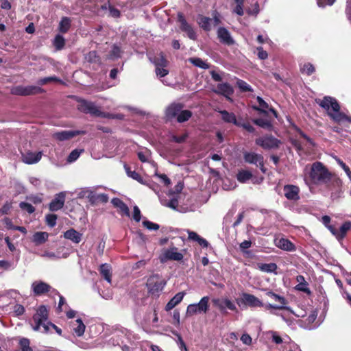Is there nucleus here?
<instances>
[{
	"mask_svg": "<svg viewBox=\"0 0 351 351\" xmlns=\"http://www.w3.org/2000/svg\"><path fill=\"white\" fill-rule=\"evenodd\" d=\"M212 91L218 95H222L227 98H230L234 93V90L228 83L218 84L215 88H213Z\"/></svg>",
	"mask_w": 351,
	"mask_h": 351,
	"instance_id": "obj_14",
	"label": "nucleus"
},
{
	"mask_svg": "<svg viewBox=\"0 0 351 351\" xmlns=\"http://www.w3.org/2000/svg\"><path fill=\"white\" fill-rule=\"evenodd\" d=\"M19 207L24 210H26L28 213L32 214L35 211L34 207L27 202H22L19 204Z\"/></svg>",
	"mask_w": 351,
	"mask_h": 351,
	"instance_id": "obj_55",
	"label": "nucleus"
},
{
	"mask_svg": "<svg viewBox=\"0 0 351 351\" xmlns=\"http://www.w3.org/2000/svg\"><path fill=\"white\" fill-rule=\"evenodd\" d=\"M48 237L49 234L46 232H36L33 234L32 241L38 246L45 243Z\"/></svg>",
	"mask_w": 351,
	"mask_h": 351,
	"instance_id": "obj_24",
	"label": "nucleus"
},
{
	"mask_svg": "<svg viewBox=\"0 0 351 351\" xmlns=\"http://www.w3.org/2000/svg\"><path fill=\"white\" fill-rule=\"evenodd\" d=\"M85 59L88 62H97L99 60V58L95 51H91L88 53L85 56Z\"/></svg>",
	"mask_w": 351,
	"mask_h": 351,
	"instance_id": "obj_47",
	"label": "nucleus"
},
{
	"mask_svg": "<svg viewBox=\"0 0 351 351\" xmlns=\"http://www.w3.org/2000/svg\"><path fill=\"white\" fill-rule=\"evenodd\" d=\"M284 195L289 200L297 201L300 199V189L292 184H287L283 187Z\"/></svg>",
	"mask_w": 351,
	"mask_h": 351,
	"instance_id": "obj_12",
	"label": "nucleus"
},
{
	"mask_svg": "<svg viewBox=\"0 0 351 351\" xmlns=\"http://www.w3.org/2000/svg\"><path fill=\"white\" fill-rule=\"evenodd\" d=\"M256 143L265 149H271L278 148L280 141L273 136H267L257 138Z\"/></svg>",
	"mask_w": 351,
	"mask_h": 351,
	"instance_id": "obj_8",
	"label": "nucleus"
},
{
	"mask_svg": "<svg viewBox=\"0 0 351 351\" xmlns=\"http://www.w3.org/2000/svg\"><path fill=\"white\" fill-rule=\"evenodd\" d=\"M111 267L107 263L102 264L100 266L99 271L101 276L107 280L109 283L111 282Z\"/></svg>",
	"mask_w": 351,
	"mask_h": 351,
	"instance_id": "obj_30",
	"label": "nucleus"
},
{
	"mask_svg": "<svg viewBox=\"0 0 351 351\" xmlns=\"http://www.w3.org/2000/svg\"><path fill=\"white\" fill-rule=\"evenodd\" d=\"M111 203L112 205L119 208L121 212H122L124 215L129 217L130 216V210L128 206L119 198L114 197L112 199Z\"/></svg>",
	"mask_w": 351,
	"mask_h": 351,
	"instance_id": "obj_27",
	"label": "nucleus"
},
{
	"mask_svg": "<svg viewBox=\"0 0 351 351\" xmlns=\"http://www.w3.org/2000/svg\"><path fill=\"white\" fill-rule=\"evenodd\" d=\"M351 229V222L346 221L342 224V226L339 228V241L342 240L345 236L346 235L348 231Z\"/></svg>",
	"mask_w": 351,
	"mask_h": 351,
	"instance_id": "obj_37",
	"label": "nucleus"
},
{
	"mask_svg": "<svg viewBox=\"0 0 351 351\" xmlns=\"http://www.w3.org/2000/svg\"><path fill=\"white\" fill-rule=\"evenodd\" d=\"M242 297L243 302L251 307H262L264 306L263 303L254 295L243 293Z\"/></svg>",
	"mask_w": 351,
	"mask_h": 351,
	"instance_id": "obj_17",
	"label": "nucleus"
},
{
	"mask_svg": "<svg viewBox=\"0 0 351 351\" xmlns=\"http://www.w3.org/2000/svg\"><path fill=\"white\" fill-rule=\"evenodd\" d=\"M210 298L203 297L198 303L191 304L187 306L186 315L191 317L196 314L206 313L209 309Z\"/></svg>",
	"mask_w": 351,
	"mask_h": 351,
	"instance_id": "obj_4",
	"label": "nucleus"
},
{
	"mask_svg": "<svg viewBox=\"0 0 351 351\" xmlns=\"http://www.w3.org/2000/svg\"><path fill=\"white\" fill-rule=\"evenodd\" d=\"M178 21L180 23V29L182 31L184 32L189 29L191 26L186 22L184 15L182 13L179 12L178 14Z\"/></svg>",
	"mask_w": 351,
	"mask_h": 351,
	"instance_id": "obj_43",
	"label": "nucleus"
},
{
	"mask_svg": "<svg viewBox=\"0 0 351 351\" xmlns=\"http://www.w3.org/2000/svg\"><path fill=\"white\" fill-rule=\"evenodd\" d=\"M310 178L314 184H326L331 179V173L321 162H316L312 165Z\"/></svg>",
	"mask_w": 351,
	"mask_h": 351,
	"instance_id": "obj_3",
	"label": "nucleus"
},
{
	"mask_svg": "<svg viewBox=\"0 0 351 351\" xmlns=\"http://www.w3.org/2000/svg\"><path fill=\"white\" fill-rule=\"evenodd\" d=\"M276 246L287 252H293L296 250L295 245L289 239L285 238L279 239L276 243Z\"/></svg>",
	"mask_w": 351,
	"mask_h": 351,
	"instance_id": "obj_23",
	"label": "nucleus"
},
{
	"mask_svg": "<svg viewBox=\"0 0 351 351\" xmlns=\"http://www.w3.org/2000/svg\"><path fill=\"white\" fill-rule=\"evenodd\" d=\"M173 334L177 337L178 339H177V344L179 347V348L180 349L181 351H187V348H186V346L185 344V343L184 342L181 335L178 332H173Z\"/></svg>",
	"mask_w": 351,
	"mask_h": 351,
	"instance_id": "obj_49",
	"label": "nucleus"
},
{
	"mask_svg": "<svg viewBox=\"0 0 351 351\" xmlns=\"http://www.w3.org/2000/svg\"><path fill=\"white\" fill-rule=\"evenodd\" d=\"M21 351H32L29 346V340L27 338H22L19 341Z\"/></svg>",
	"mask_w": 351,
	"mask_h": 351,
	"instance_id": "obj_51",
	"label": "nucleus"
},
{
	"mask_svg": "<svg viewBox=\"0 0 351 351\" xmlns=\"http://www.w3.org/2000/svg\"><path fill=\"white\" fill-rule=\"evenodd\" d=\"M315 69L313 65L311 63H304L300 64V71L303 74L311 75L315 72Z\"/></svg>",
	"mask_w": 351,
	"mask_h": 351,
	"instance_id": "obj_38",
	"label": "nucleus"
},
{
	"mask_svg": "<svg viewBox=\"0 0 351 351\" xmlns=\"http://www.w3.org/2000/svg\"><path fill=\"white\" fill-rule=\"evenodd\" d=\"M71 27V20L68 17L62 18L60 23L58 29L62 33H66L69 31Z\"/></svg>",
	"mask_w": 351,
	"mask_h": 351,
	"instance_id": "obj_34",
	"label": "nucleus"
},
{
	"mask_svg": "<svg viewBox=\"0 0 351 351\" xmlns=\"http://www.w3.org/2000/svg\"><path fill=\"white\" fill-rule=\"evenodd\" d=\"M257 101L258 102L259 104V106H260V108L259 107H254V108L258 111H260V112H264L265 113V109H267L269 108V106L267 104V103H266L261 97L258 96L257 98Z\"/></svg>",
	"mask_w": 351,
	"mask_h": 351,
	"instance_id": "obj_48",
	"label": "nucleus"
},
{
	"mask_svg": "<svg viewBox=\"0 0 351 351\" xmlns=\"http://www.w3.org/2000/svg\"><path fill=\"white\" fill-rule=\"evenodd\" d=\"M164 256L168 260L181 261L183 258L182 254L178 252L176 247H172L166 250Z\"/></svg>",
	"mask_w": 351,
	"mask_h": 351,
	"instance_id": "obj_25",
	"label": "nucleus"
},
{
	"mask_svg": "<svg viewBox=\"0 0 351 351\" xmlns=\"http://www.w3.org/2000/svg\"><path fill=\"white\" fill-rule=\"evenodd\" d=\"M57 215L54 214H49L46 215V221L49 226L53 228L56 224Z\"/></svg>",
	"mask_w": 351,
	"mask_h": 351,
	"instance_id": "obj_54",
	"label": "nucleus"
},
{
	"mask_svg": "<svg viewBox=\"0 0 351 351\" xmlns=\"http://www.w3.org/2000/svg\"><path fill=\"white\" fill-rule=\"evenodd\" d=\"M308 285L307 282L300 283L295 286V289L302 291V292L306 293L309 295L311 293V291L309 289V288L308 287Z\"/></svg>",
	"mask_w": 351,
	"mask_h": 351,
	"instance_id": "obj_58",
	"label": "nucleus"
},
{
	"mask_svg": "<svg viewBox=\"0 0 351 351\" xmlns=\"http://www.w3.org/2000/svg\"><path fill=\"white\" fill-rule=\"evenodd\" d=\"M338 164L342 167V169L345 171L346 173L351 180V171L350 168L340 159H337Z\"/></svg>",
	"mask_w": 351,
	"mask_h": 351,
	"instance_id": "obj_63",
	"label": "nucleus"
},
{
	"mask_svg": "<svg viewBox=\"0 0 351 351\" xmlns=\"http://www.w3.org/2000/svg\"><path fill=\"white\" fill-rule=\"evenodd\" d=\"M109 197L106 193L96 194L94 191H92L91 195L89 197L88 202L90 204L95 205L98 202L107 203L108 202Z\"/></svg>",
	"mask_w": 351,
	"mask_h": 351,
	"instance_id": "obj_20",
	"label": "nucleus"
},
{
	"mask_svg": "<svg viewBox=\"0 0 351 351\" xmlns=\"http://www.w3.org/2000/svg\"><path fill=\"white\" fill-rule=\"evenodd\" d=\"M252 177V174L250 171L246 170H242L239 171L237 178V180L242 183L247 182L250 180Z\"/></svg>",
	"mask_w": 351,
	"mask_h": 351,
	"instance_id": "obj_36",
	"label": "nucleus"
},
{
	"mask_svg": "<svg viewBox=\"0 0 351 351\" xmlns=\"http://www.w3.org/2000/svg\"><path fill=\"white\" fill-rule=\"evenodd\" d=\"M330 184H328V189L332 191H335L336 193H339L341 191V188L342 185L341 180L337 177H332L331 176V179L329 180Z\"/></svg>",
	"mask_w": 351,
	"mask_h": 351,
	"instance_id": "obj_29",
	"label": "nucleus"
},
{
	"mask_svg": "<svg viewBox=\"0 0 351 351\" xmlns=\"http://www.w3.org/2000/svg\"><path fill=\"white\" fill-rule=\"evenodd\" d=\"M266 294L269 297L273 298L275 301L278 302L280 303L279 305L271 304H265V307L266 309L269 310V309L274 308V309L280 310V309H286V308H287L286 307V304H287V301L286 300V299L284 297L280 296V295H279L278 294H276L275 293H274L272 291H267L266 293Z\"/></svg>",
	"mask_w": 351,
	"mask_h": 351,
	"instance_id": "obj_10",
	"label": "nucleus"
},
{
	"mask_svg": "<svg viewBox=\"0 0 351 351\" xmlns=\"http://www.w3.org/2000/svg\"><path fill=\"white\" fill-rule=\"evenodd\" d=\"M237 85L242 92H252L253 89L252 87L245 81L242 80H237Z\"/></svg>",
	"mask_w": 351,
	"mask_h": 351,
	"instance_id": "obj_44",
	"label": "nucleus"
},
{
	"mask_svg": "<svg viewBox=\"0 0 351 351\" xmlns=\"http://www.w3.org/2000/svg\"><path fill=\"white\" fill-rule=\"evenodd\" d=\"M75 322L77 326L73 328V330L77 337H81L84 333L86 326L80 318L77 319Z\"/></svg>",
	"mask_w": 351,
	"mask_h": 351,
	"instance_id": "obj_40",
	"label": "nucleus"
},
{
	"mask_svg": "<svg viewBox=\"0 0 351 351\" xmlns=\"http://www.w3.org/2000/svg\"><path fill=\"white\" fill-rule=\"evenodd\" d=\"M31 287L36 295L46 293L49 292L51 288L49 285L43 281H34Z\"/></svg>",
	"mask_w": 351,
	"mask_h": 351,
	"instance_id": "obj_15",
	"label": "nucleus"
},
{
	"mask_svg": "<svg viewBox=\"0 0 351 351\" xmlns=\"http://www.w3.org/2000/svg\"><path fill=\"white\" fill-rule=\"evenodd\" d=\"M91 2H93L95 4L96 7L100 8L104 10H106L108 9V5L110 2L109 0H90Z\"/></svg>",
	"mask_w": 351,
	"mask_h": 351,
	"instance_id": "obj_52",
	"label": "nucleus"
},
{
	"mask_svg": "<svg viewBox=\"0 0 351 351\" xmlns=\"http://www.w3.org/2000/svg\"><path fill=\"white\" fill-rule=\"evenodd\" d=\"M81 152L82 151L79 152L77 149L73 150L68 156V161L72 162L76 160L79 158Z\"/></svg>",
	"mask_w": 351,
	"mask_h": 351,
	"instance_id": "obj_60",
	"label": "nucleus"
},
{
	"mask_svg": "<svg viewBox=\"0 0 351 351\" xmlns=\"http://www.w3.org/2000/svg\"><path fill=\"white\" fill-rule=\"evenodd\" d=\"M254 123L259 127L265 129H270L271 128L270 121L267 119H257L254 121Z\"/></svg>",
	"mask_w": 351,
	"mask_h": 351,
	"instance_id": "obj_45",
	"label": "nucleus"
},
{
	"mask_svg": "<svg viewBox=\"0 0 351 351\" xmlns=\"http://www.w3.org/2000/svg\"><path fill=\"white\" fill-rule=\"evenodd\" d=\"M192 116V112L190 110H182V109L180 110L178 117L177 121L179 123L184 122L187 120H189Z\"/></svg>",
	"mask_w": 351,
	"mask_h": 351,
	"instance_id": "obj_41",
	"label": "nucleus"
},
{
	"mask_svg": "<svg viewBox=\"0 0 351 351\" xmlns=\"http://www.w3.org/2000/svg\"><path fill=\"white\" fill-rule=\"evenodd\" d=\"M64 237L71 240L75 243H79L82 241V234L78 232L73 228H71L64 232Z\"/></svg>",
	"mask_w": 351,
	"mask_h": 351,
	"instance_id": "obj_22",
	"label": "nucleus"
},
{
	"mask_svg": "<svg viewBox=\"0 0 351 351\" xmlns=\"http://www.w3.org/2000/svg\"><path fill=\"white\" fill-rule=\"evenodd\" d=\"M138 159L142 162H148L149 158L150 156V153L149 150H145V152H139L137 154Z\"/></svg>",
	"mask_w": 351,
	"mask_h": 351,
	"instance_id": "obj_56",
	"label": "nucleus"
},
{
	"mask_svg": "<svg viewBox=\"0 0 351 351\" xmlns=\"http://www.w3.org/2000/svg\"><path fill=\"white\" fill-rule=\"evenodd\" d=\"M124 169L127 175L132 179L137 180L140 183H143V179L141 176L135 171H132L130 168L127 165H124Z\"/></svg>",
	"mask_w": 351,
	"mask_h": 351,
	"instance_id": "obj_39",
	"label": "nucleus"
},
{
	"mask_svg": "<svg viewBox=\"0 0 351 351\" xmlns=\"http://www.w3.org/2000/svg\"><path fill=\"white\" fill-rule=\"evenodd\" d=\"M121 51L119 46L114 45L110 53L109 58L116 59L121 56Z\"/></svg>",
	"mask_w": 351,
	"mask_h": 351,
	"instance_id": "obj_50",
	"label": "nucleus"
},
{
	"mask_svg": "<svg viewBox=\"0 0 351 351\" xmlns=\"http://www.w3.org/2000/svg\"><path fill=\"white\" fill-rule=\"evenodd\" d=\"M189 62L193 64L194 66L203 69H208L209 64L206 62L205 61L202 60L199 58H189Z\"/></svg>",
	"mask_w": 351,
	"mask_h": 351,
	"instance_id": "obj_33",
	"label": "nucleus"
},
{
	"mask_svg": "<svg viewBox=\"0 0 351 351\" xmlns=\"http://www.w3.org/2000/svg\"><path fill=\"white\" fill-rule=\"evenodd\" d=\"M78 109L84 113H89L92 116L97 117H102L104 112L95 106L93 102L86 100H81L79 101Z\"/></svg>",
	"mask_w": 351,
	"mask_h": 351,
	"instance_id": "obj_6",
	"label": "nucleus"
},
{
	"mask_svg": "<svg viewBox=\"0 0 351 351\" xmlns=\"http://www.w3.org/2000/svg\"><path fill=\"white\" fill-rule=\"evenodd\" d=\"M221 114L222 119L226 123H231L235 125H240V122L237 120L236 116L234 113L228 112L226 110L219 111Z\"/></svg>",
	"mask_w": 351,
	"mask_h": 351,
	"instance_id": "obj_28",
	"label": "nucleus"
},
{
	"mask_svg": "<svg viewBox=\"0 0 351 351\" xmlns=\"http://www.w3.org/2000/svg\"><path fill=\"white\" fill-rule=\"evenodd\" d=\"M143 225L150 230H157L159 229L160 226L157 223H154L150 221L145 220L143 221Z\"/></svg>",
	"mask_w": 351,
	"mask_h": 351,
	"instance_id": "obj_57",
	"label": "nucleus"
},
{
	"mask_svg": "<svg viewBox=\"0 0 351 351\" xmlns=\"http://www.w3.org/2000/svg\"><path fill=\"white\" fill-rule=\"evenodd\" d=\"M165 285L166 282L158 274L149 276L146 284L149 292L152 295H157Z\"/></svg>",
	"mask_w": 351,
	"mask_h": 351,
	"instance_id": "obj_5",
	"label": "nucleus"
},
{
	"mask_svg": "<svg viewBox=\"0 0 351 351\" xmlns=\"http://www.w3.org/2000/svg\"><path fill=\"white\" fill-rule=\"evenodd\" d=\"M156 73L157 76L162 77L166 76L169 73V71L165 67L156 66Z\"/></svg>",
	"mask_w": 351,
	"mask_h": 351,
	"instance_id": "obj_62",
	"label": "nucleus"
},
{
	"mask_svg": "<svg viewBox=\"0 0 351 351\" xmlns=\"http://www.w3.org/2000/svg\"><path fill=\"white\" fill-rule=\"evenodd\" d=\"M153 63L156 66L158 67H166L167 66V60L162 52H160L158 56H156L154 58Z\"/></svg>",
	"mask_w": 351,
	"mask_h": 351,
	"instance_id": "obj_35",
	"label": "nucleus"
},
{
	"mask_svg": "<svg viewBox=\"0 0 351 351\" xmlns=\"http://www.w3.org/2000/svg\"><path fill=\"white\" fill-rule=\"evenodd\" d=\"M65 202V193L60 192L56 194L54 199L50 202L49 209L52 211H58L60 210L64 205Z\"/></svg>",
	"mask_w": 351,
	"mask_h": 351,
	"instance_id": "obj_13",
	"label": "nucleus"
},
{
	"mask_svg": "<svg viewBox=\"0 0 351 351\" xmlns=\"http://www.w3.org/2000/svg\"><path fill=\"white\" fill-rule=\"evenodd\" d=\"M213 302L222 313L226 312V308L233 311H237L236 305L228 298L214 299Z\"/></svg>",
	"mask_w": 351,
	"mask_h": 351,
	"instance_id": "obj_11",
	"label": "nucleus"
},
{
	"mask_svg": "<svg viewBox=\"0 0 351 351\" xmlns=\"http://www.w3.org/2000/svg\"><path fill=\"white\" fill-rule=\"evenodd\" d=\"M317 104L327 111L328 116L335 122L343 121L351 122V118L340 112V106L336 99L326 96L323 99L317 101Z\"/></svg>",
	"mask_w": 351,
	"mask_h": 351,
	"instance_id": "obj_2",
	"label": "nucleus"
},
{
	"mask_svg": "<svg viewBox=\"0 0 351 351\" xmlns=\"http://www.w3.org/2000/svg\"><path fill=\"white\" fill-rule=\"evenodd\" d=\"M107 10H109L110 15L112 17L117 18L120 16L119 10L110 5V3L108 5Z\"/></svg>",
	"mask_w": 351,
	"mask_h": 351,
	"instance_id": "obj_64",
	"label": "nucleus"
},
{
	"mask_svg": "<svg viewBox=\"0 0 351 351\" xmlns=\"http://www.w3.org/2000/svg\"><path fill=\"white\" fill-rule=\"evenodd\" d=\"M65 45V40L64 37L60 34L56 35L53 40V45L56 50H61L63 49Z\"/></svg>",
	"mask_w": 351,
	"mask_h": 351,
	"instance_id": "obj_42",
	"label": "nucleus"
},
{
	"mask_svg": "<svg viewBox=\"0 0 351 351\" xmlns=\"http://www.w3.org/2000/svg\"><path fill=\"white\" fill-rule=\"evenodd\" d=\"M258 268L263 272L273 273L276 272L278 267L276 263H259L258 264Z\"/></svg>",
	"mask_w": 351,
	"mask_h": 351,
	"instance_id": "obj_31",
	"label": "nucleus"
},
{
	"mask_svg": "<svg viewBox=\"0 0 351 351\" xmlns=\"http://www.w3.org/2000/svg\"><path fill=\"white\" fill-rule=\"evenodd\" d=\"M102 117L104 118H108V119H116L122 120L124 119V115L123 114H112V113H106L104 112V115H102Z\"/></svg>",
	"mask_w": 351,
	"mask_h": 351,
	"instance_id": "obj_61",
	"label": "nucleus"
},
{
	"mask_svg": "<svg viewBox=\"0 0 351 351\" xmlns=\"http://www.w3.org/2000/svg\"><path fill=\"white\" fill-rule=\"evenodd\" d=\"M92 189L90 188H82L80 189V191L77 193V196L78 198H87L89 200V197L91 195Z\"/></svg>",
	"mask_w": 351,
	"mask_h": 351,
	"instance_id": "obj_46",
	"label": "nucleus"
},
{
	"mask_svg": "<svg viewBox=\"0 0 351 351\" xmlns=\"http://www.w3.org/2000/svg\"><path fill=\"white\" fill-rule=\"evenodd\" d=\"M60 82L61 80L55 76H51V77H47L40 79L38 81V84L39 85H44V84H47L49 82Z\"/></svg>",
	"mask_w": 351,
	"mask_h": 351,
	"instance_id": "obj_53",
	"label": "nucleus"
},
{
	"mask_svg": "<svg viewBox=\"0 0 351 351\" xmlns=\"http://www.w3.org/2000/svg\"><path fill=\"white\" fill-rule=\"evenodd\" d=\"M0 267L3 269L4 270H10L13 269L14 265L12 262L5 261V260H0Z\"/></svg>",
	"mask_w": 351,
	"mask_h": 351,
	"instance_id": "obj_59",
	"label": "nucleus"
},
{
	"mask_svg": "<svg viewBox=\"0 0 351 351\" xmlns=\"http://www.w3.org/2000/svg\"><path fill=\"white\" fill-rule=\"evenodd\" d=\"M217 36L220 42L226 45H232L234 40L230 35V33L224 27H220L217 30Z\"/></svg>",
	"mask_w": 351,
	"mask_h": 351,
	"instance_id": "obj_16",
	"label": "nucleus"
},
{
	"mask_svg": "<svg viewBox=\"0 0 351 351\" xmlns=\"http://www.w3.org/2000/svg\"><path fill=\"white\" fill-rule=\"evenodd\" d=\"M43 92V89L36 86H19L15 87L12 93L17 95L27 96L36 95Z\"/></svg>",
	"mask_w": 351,
	"mask_h": 351,
	"instance_id": "obj_9",
	"label": "nucleus"
},
{
	"mask_svg": "<svg viewBox=\"0 0 351 351\" xmlns=\"http://www.w3.org/2000/svg\"><path fill=\"white\" fill-rule=\"evenodd\" d=\"M184 295V292H179L176 294L167 304L165 310L167 311L173 309L176 305H178L183 299Z\"/></svg>",
	"mask_w": 351,
	"mask_h": 351,
	"instance_id": "obj_26",
	"label": "nucleus"
},
{
	"mask_svg": "<svg viewBox=\"0 0 351 351\" xmlns=\"http://www.w3.org/2000/svg\"><path fill=\"white\" fill-rule=\"evenodd\" d=\"M42 157V152H27L22 154V161L26 164H34L40 161Z\"/></svg>",
	"mask_w": 351,
	"mask_h": 351,
	"instance_id": "obj_18",
	"label": "nucleus"
},
{
	"mask_svg": "<svg viewBox=\"0 0 351 351\" xmlns=\"http://www.w3.org/2000/svg\"><path fill=\"white\" fill-rule=\"evenodd\" d=\"M48 311L45 306L41 305L36 310V313L32 317V321L30 322L32 329L35 331L40 330L43 327L42 332L47 333L49 328L52 327L58 335L62 334V330L57 326L48 321Z\"/></svg>",
	"mask_w": 351,
	"mask_h": 351,
	"instance_id": "obj_1",
	"label": "nucleus"
},
{
	"mask_svg": "<svg viewBox=\"0 0 351 351\" xmlns=\"http://www.w3.org/2000/svg\"><path fill=\"white\" fill-rule=\"evenodd\" d=\"M211 19L203 16L198 18V23L199 26L205 31H210L211 29Z\"/></svg>",
	"mask_w": 351,
	"mask_h": 351,
	"instance_id": "obj_32",
	"label": "nucleus"
},
{
	"mask_svg": "<svg viewBox=\"0 0 351 351\" xmlns=\"http://www.w3.org/2000/svg\"><path fill=\"white\" fill-rule=\"evenodd\" d=\"M84 132H83V131H78V130H77V131H71V130L66 131L65 130V131H61V132L54 133L53 134V137L58 141H62L69 140L78 134H84Z\"/></svg>",
	"mask_w": 351,
	"mask_h": 351,
	"instance_id": "obj_19",
	"label": "nucleus"
},
{
	"mask_svg": "<svg viewBox=\"0 0 351 351\" xmlns=\"http://www.w3.org/2000/svg\"><path fill=\"white\" fill-rule=\"evenodd\" d=\"M243 158L246 162L256 165L260 167L261 170L263 173L265 172V169L264 167V158L261 154L246 152L243 153Z\"/></svg>",
	"mask_w": 351,
	"mask_h": 351,
	"instance_id": "obj_7",
	"label": "nucleus"
},
{
	"mask_svg": "<svg viewBox=\"0 0 351 351\" xmlns=\"http://www.w3.org/2000/svg\"><path fill=\"white\" fill-rule=\"evenodd\" d=\"M183 108L181 104H172L166 110V116L168 119L178 117L180 110Z\"/></svg>",
	"mask_w": 351,
	"mask_h": 351,
	"instance_id": "obj_21",
	"label": "nucleus"
}]
</instances>
